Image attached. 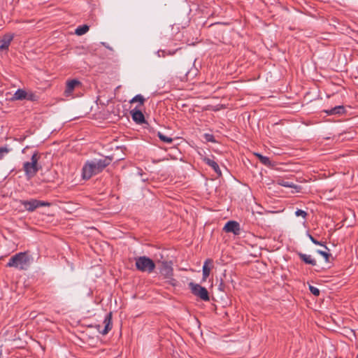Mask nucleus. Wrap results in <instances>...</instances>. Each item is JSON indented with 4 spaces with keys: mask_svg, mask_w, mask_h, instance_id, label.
<instances>
[{
    "mask_svg": "<svg viewBox=\"0 0 358 358\" xmlns=\"http://www.w3.org/2000/svg\"><path fill=\"white\" fill-rule=\"evenodd\" d=\"M189 287L194 295L199 296L201 299L205 301L210 300L208 292L206 287L194 282H189Z\"/></svg>",
    "mask_w": 358,
    "mask_h": 358,
    "instance_id": "4",
    "label": "nucleus"
},
{
    "mask_svg": "<svg viewBox=\"0 0 358 358\" xmlns=\"http://www.w3.org/2000/svg\"><path fill=\"white\" fill-rule=\"evenodd\" d=\"M133 120L138 124H148L145 121L143 113L137 108H134L130 111Z\"/></svg>",
    "mask_w": 358,
    "mask_h": 358,
    "instance_id": "10",
    "label": "nucleus"
},
{
    "mask_svg": "<svg viewBox=\"0 0 358 358\" xmlns=\"http://www.w3.org/2000/svg\"><path fill=\"white\" fill-rule=\"evenodd\" d=\"M113 158L110 157H103L100 159H94L87 161L82 169L83 178L88 180L93 176L99 174L108 166L112 162Z\"/></svg>",
    "mask_w": 358,
    "mask_h": 358,
    "instance_id": "1",
    "label": "nucleus"
},
{
    "mask_svg": "<svg viewBox=\"0 0 358 358\" xmlns=\"http://www.w3.org/2000/svg\"><path fill=\"white\" fill-rule=\"evenodd\" d=\"M103 324H105L104 329H101V326L97 325L96 329L103 335L107 334L109 331L112 329V313H108L103 320Z\"/></svg>",
    "mask_w": 358,
    "mask_h": 358,
    "instance_id": "8",
    "label": "nucleus"
},
{
    "mask_svg": "<svg viewBox=\"0 0 358 358\" xmlns=\"http://www.w3.org/2000/svg\"><path fill=\"white\" fill-rule=\"evenodd\" d=\"M160 273L166 279L175 280L172 278L173 275V270L171 262H164L162 263L160 268Z\"/></svg>",
    "mask_w": 358,
    "mask_h": 358,
    "instance_id": "7",
    "label": "nucleus"
},
{
    "mask_svg": "<svg viewBox=\"0 0 358 358\" xmlns=\"http://www.w3.org/2000/svg\"><path fill=\"white\" fill-rule=\"evenodd\" d=\"M145 101L144 97L141 94L136 95L131 100V103L139 102L141 106H143Z\"/></svg>",
    "mask_w": 358,
    "mask_h": 358,
    "instance_id": "23",
    "label": "nucleus"
},
{
    "mask_svg": "<svg viewBox=\"0 0 358 358\" xmlns=\"http://www.w3.org/2000/svg\"><path fill=\"white\" fill-rule=\"evenodd\" d=\"M259 159V162L265 166H271L272 163L268 157L264 156L259 153L255 154Z\"/></svg>",
    "mask_w": 358,
    "mask_h": 358,
    "instance_id": "18",
    "label": "nucleus"
},
{
    "mask_svg": "<svg viewBox=\"0 0 358 358\" xmlns=\"http://www.w3.org/2000/svg\"><path fill=\"white\" fill-rule=\"evenodd\" d=\"M38 96L35 93L24 90V100L26 99L31 101H35L38 100Z\"/></svg>",
    "mask_w": 358,
    "mask_h": 358,
    "instance_id": "20",
    "label": "nucleus"
},
{
    "mask_svg": "<svg viewBox=\"0 0 358 358\" xmlns=\"http://www.w3.org/2000/svg\"><path fill=\"white\" fill-rule=\"evenodd\" d=\"M166 51L165 50H159L157 52V55L159 57H164L166 56Z\"/></svg>",
    "mask_w": 358,
    "mask_h": 358,
    "instance_id": "32",
    "label": "nucleus"
},
{
    "mask_svg": "<svg viewBox=\"0 0 358 358\" xmlns=\"http://www.w3.org/2000/svg\"><path fill=\"white\" fill-rule=\"evenodd\" d=\"M90 27L87 24L78 26L75 30V34L78 36H82L86 34L88 31Z\"/></svg>",
    "mask_w": 358,
    "mask_h": 358,
    "instance_id": "19",
    "label": "nucleus"
},
{
    "mask_svg": "<svg viewBox=\"0 0 358 358\" xmlns=\"http://www.w3.org/2000/svg\"><path fill=\"white\" fill-rule=\"evenodd\" d=\"M204 138H205V139H206L208 142H212V143L215 142V137H214V136H213V135H212V134H204Z\"/></svg>",
    "mask_w": 358,
    "mask_h": 358,
    "instance_id": "31",
    "label": "nucleus"
},
{
    "mask_svg": "<svg viewBox=\"0 0 358 358\" xmlns=\"http://www.w3.org/2000/svg\"><path fill=\"white\" fill-rule=\"evenodd\" d=\"M324 112L329 115H341L345 113V109L343 106H336L329 110H325Z\"/></svg>",
    "mask_w": 358,
    "mask_h": 358,
    "instance_id": "15",
    "label": "nucleus"
},
{
    "mask_svg": "<svg viewBox=\"0 0 358 358\" xmlns=\"http://www.w3.org/2000/svg\"><path fill=\"white\" fill-rule=\"evenodd\" d=\"M136 268L141 272L151 273L155 268V263L147 256H140L134 258Z\"/></svg>",
    "mask_w": 358,
    "mask_h": 358,
    "instance_id": "3",
    "label": "nucleus"
},
{
    "mask_svg": "<svg viewBox=\"0 0 358 358\" xmlns=\"http://www.w3.org/2000/svg\"><path fill=\"white\" fill-rule=\"evenodd\" d=\"M203 162L210 166L219 176H222L221 170L216 162L208 157L203 158Z\"/></svg>",
    "mask_w": 358,
    "mask_h": 358,
    "instance_id": "14",
    "label": "nucleus"
},
{
    "mask_svg": "<svg viewBox=\"0 0 358 358\" xmlns=\"http://www.w3.org/2000/svg\"><path fill=\"white\" fill-rule=\"evenodd\" d=\"M317 252L325 259L326 262H329L331 254L320 250H317Z\"/></svg>",
    "mask_w": 358,
    "mask_h": 358,
    "instance_id": "26",
    "label": "nucleus"
},
{
    "mask_svg": "<svg viewBox=\"0 0 358 358\" xmlns=\"http://www.w3.org/2000/svg\"><path fill=\"white\" fill-rule=\"evenodd\" d=\"M308 236L310 238V240L312 241L313 243L317 245H321L323 246L326 250H329V248L325 245L321 241H319L316 240L311 234H308Z\"/></svg>",
    "mask_w": 358,
    "mask_h": 358,
    "instance_id": "24",
    "label": "nucleus"
},
{
    "mask_svg": "<svg viewBox=\"0 0 358 358\" xmlns=\"http://www.w3.org/2000/svg\"><path fill=\"white\" fill-rule=\"evenodd\" d=\"M10 149L7 146L0 147V159H1L6 154L8 153Z\"/></svg>",
    "mask_w": 358,
    "mask_h": 358,
    "instance_id": "29",
    "label": "nucleus"
},
{
    "mask_svg": "<svg viewBox=\"0 0 358 358\" xmlns=\"http://www.w3.org/2000/svg\"><path fill=\"white\" fill-rule=\"evenodd\" d=\"M80 85L81 83L76 79L68 80L66 82V88L64 90V95L66 96H71L75 88Z\"/></svg>",
    "mask_w": 358,
    "mask_h": 358,
    "instance_id": "12",
    "label": "nucleus"
},
{
    "mask_svg": "<svg viewBox=\"0 0 358 358\" xmlns=\"http://www.w3.org/2000/svg\"><path fill=\"white\" fill-rule=\"evenodd\" d=\"M13 39V36L6 35L2 39L0 40V50H7L10 45V41Z\"/></svg>",
    "mask_w": 358,
    "mask_h": 358,
    "instance_id": "16",
    "label": "nucleus"
},
{
    "mask_svg": "<svg viewBox=\"0 0 358 358\" xmlns=\"http://www.w3.org/2000/svg\"><path fill=\"white\" fill-rule=\"evenodd\" d=\"M189 73V71H186L184 78H181V80H184L185 79L187 80L188 79V74Z\"/></svg>",
    "mask_w": 358,
    "mask_h": 358,
    "instance_id": "33",
    "label": "nucleus"
},
{
    "mask_svg": "<svg viewBox=\"0 0 358 358\" xmlns=\"http://www.w3.org/2000/svg\"><path fill=\"white\" fill-rule=\"evenodd\" d=\"M34 262V257L29 251L24 252V266H28Z\"/></svg>",
    "mask_w": 358,
    "mask_h": 358,
    "instance_id": "21",
    "label": "nucleus"
},
{
    "mask_svg": "<svg viewBox=\"0 0 358 358\" xmlns=\"http://www.w3.org/2000/svg\"><path fill=\"white\" fill-rule=\"evenodd\" d=\"M223 230L227 233L231 232L234 235H238L241 231L240 224L236 221L231 220L225 224Z\"/></svg>",
    "mask_w": 358,
    "mask_h": 358,
    "instance_id": "9",
    "label": "nucleus"
},
{
    "mask_svg": "<svg viewBox=\"0 0 358 358\" xmlns=\"http://www.w3.org/2000/svg\"><path fill=\"white\" fill-rule=\"evenodd\" d=\"M307 215H308V213L306 211H304L303 210H301V209H298L295 212V215L297 216V217L301 216L303 218H306Z\"/></svg>",
    "mask_w": 358,
    "mask_h": 358,
    "instance_id": "30",
    "label": "nucleus"
},
{
    "mask_svg": "<svg viewBox=\"0 0 358 358\" xmlns=\"http://www.w3.org/2000/svg\"><path fill=\"white\" fill-rule=\"evenodd\" d=\"M222 285H223V282H221L220 284V289L222 290Z\"/></svg>",
    "mask_w": 358,
    "mask_h": 358,
    "instance_id": "34",
    "label": "nucleus"
},
{
    "mask_svg": "<svg viewBox=\"0 0 358 358\" xmlns=\"http://www.w3.org/2000/svg\"><path fill=\"white\" fill-rule=\"evenodd\" d=\"M309 290L315 296H318L320 295V292L316 287L309 285Z\"/></svg>",
    "mask_w": 358,
    "mask_h": 358,
    "instance_id": "28",
    "label": "nucleus"
},
{
    "mask_svg": "<svg viewBox=\"0 0 358 358\" xmlns=\"http://www.w3.org/2000/svg\"><path fill=\"white\" fill-rule=\"evenodd\" d=\"M168 55H173V53H171V52H169L168 53Z\"/></svg>",
    "mask_w": 358,
    "mask_h": 358,
    "instance_id": "35",
    "label": "nucleus"
},
{
    "mask_svg": "<svg viewBox=\"0 0 358 358\" xmlns=\"http://www.w3.org/2000/svg\"><path fill=\"white\" fill-rule=\"evenodd\" d=\"M49 206L50 203L48 202L39 201L37 199H30L27 201H24V208L29 212H32L39 207Z\"/></svg>",
    "mask_w": 358,
    "mask_h": 358,
    "instance_id": "5",
    "label": "nucleus"
},
{
    "mask_svg": "<svg viewBox=\"0 0 358 358\" xmlns=\"http://www.w3.org/2000/svg\"><path fill=\"white\" fill-rule=\"evenodd\" d=\"M276 183L282 187L294 189L295 191L294 192H300V191L301 190V186L295 185L294 183L287 179L278 178L276 180Z\"/></svg>",
    "mask_w": 358,
    "mask_h": 358,
    "instance_id": "11",
    "label": "nucleus"
},
{
    "mask_svg": "<svg viewBox=\"0 0 358 358\" xmlns=\"http://www.w3.org/2000/svg\"><path fill=\"white\" fill-rule=\"evenodd\" d=\"M213 260L210 259H207L203 266V278L205 280L210 275V268L208 266V264H212Z\"/></svg>",
    "mask_w": 358,
    "mask_h": 358,
    "instance_id": "17",
    "label": "nucleus"
},
{
    "mask_svg": "<svg viewBox=\"0 0 358 358\" xmlns=\"http://www.w3.org/2000/svg\"><path fill=\"white\" fill-rule=\"evenodd\" d=\"M7 266L22 269V252L13 255L8 262Z\"/></svg>",
    "mask_w": 358,
    "mask_h": 358,
    "instance_id": "6",
    "label": "nucleus"
},
{
    "mask_svg": "<svg viewBox=\"0 0 358 358\" xmlns=\"http://www.w3.org/2000/svg\"><path fill=\"white\" fill-rule=\"evenodd\" d=\"M14 338L13 339V345L15 348H20V344H18V342L20 343V332L17 333V334H15L14 336Z\"/></svg>",
    "mask_w": 358,
    "mask_h": 358,
    "instance_id": "25",
    "label": "nucleus"
},
{
    "mask_svg": "<svg viewBox=\"0 0 358 358\" xmlns=\"http://www.w3.org/2000/svg\"><path fill=\"white\" fill-rule=\"evenodd\" d=\"M39 159V153L34 152L31 156L30 161L24 163V171L28 179L34 177L41 169L42 166L38 164Z\"/></svg>",
    "mask_w": 358,
    "mask_h": 358,
    "instance_id": "2",
    "label": "nucleus"
},
{
    "mask_svg": "<svg viewBox=\"0 0 358 358\" xmlns=\"http://www.w3.org/2000/svg\"><path fill=\"white\" fill-rule=\"evenodd\" d=\"M157 136L159 137V138L164 142V143H171L173 142V138H171V137H168L165 135H164L161 132H158L157 134Z\"/></svg>",
    "mask_w": 358,
    "mask_h": 358,
    "instance_id": "22",
    "label": "nucleus"
},
{
    "mask_svg": "<svg viewBox=\"0 0 358 358\" xmlns=\"http://www.w3.org/2000/svg\"><path fill=\"white\" fill-rule=\"evenodd\" d=\"M297 255L300 258L301 261H303L306 264H310L311 266H315L317 264L316 260L312 257L310 255L303 254L301 252H297Z\"/></svg>",
    "mask_w": 358,
    "mask_h": 358,
    "instance_id": "13",
    "label": "nucleus"
},
{
    "mask_svg": "<svg viewBox=\"0 0 358 358\" xmlns=\"http://www.w3.org/2000/svg\"><path fill=\"white\" fill-rule=\"evenodd\" d=\"M13 99H22V89H18L13 95Z\"/></svg>",
    "mask_w": 358,
    "mask_h": 358,
    "instance_id": "27",
    "label": "nucleus"
}]
</instances>
